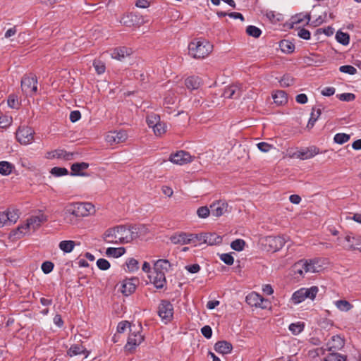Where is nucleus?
Returning <instances> with one entry per match:
<instances>
[{
    "instance_id": "23",
    "label": "nucleus",
    "mask_w": 361,
    "mask_h": 361,
    "mask_svg": "<svg viewBox=\"0 0 361 361\" xmlns=\"http://www.w3.org/2000/svg\"><path fill=\"white\" fill-rule=\"evenodd\" d=\"M131 54V50L128 49L127 47H122L114 49L111 53V56L113 59L122 61L126 56H130Z\"/></svg>"
},
{
    "instance_id": "31",
    "label": "nucleus",
    "mask_w": 361,
    "mask_h": 361,
    "mask_svg": "<svg viewBox=\"0 0 361 361\" xmlns=\"http://www.w3.org/2000/svg\"><path fill=\"white\" fill-rule=\"evenodd\" d=\"M129 333L131 336L137 337L140 336V338H144L145 336L140 335V332L142 331V327L141 324L137 323H130L129 325Z\"/></svg>"
},
{
    "instance_id": "4",
    "label": "nucleus",
    "mask_w": 361,
    "mask_h": 361,
    "mask_svg": "<svg viewBox=\"0 0 361 361\" xmlns=\"http://www.w3.org/2000/svg\"><path fill=\"white\" fill-rule=\"evenodd\" d=\"M321 269L322 266L317 259H301L293 266L294 274L300 276H303L307 273L319 272Z\"/></svg>"
},
{
    "instance_id": "47",
    "label": "nucleus",
    "mask_w": 361,
    "mask_h": 361,
    "mask_svg": "<svg viewBox=\"0 0 361 361\" xmlns=\"http://www.w3.org/2000/svg\"><path fill=\"white\" fill-rule=\"evenodd\" d=\"M140 341L137 342V340H128L127 343L124 346V349L126 352L129 353H133L135 348L140 344Z\"/></svg>"
},
{
    "instance_id": "17",
    "label": "nucleus",
    "mask_w": 361,
    "mask_h": 361,
    "mask_svg": "<svg viewBox=\"0 0 361 361\" xmlns=\"http://www.w3.org/2000/svg\"><path fill=\"white\" fill-rule=\"evenodd\" d=\"M266 242L274 251L280 250L286 243L284 238L281 236H268Z\"/></svg>"
},
{
    "instance_id": "33",
    "label": "nucleus",
    "mask_w": 361,
    "mask_h": 361,
    "mask_svg": "<svg viewBox=\"0 0 361 361\" xmlns=\"http://www.w3.org/2000/svg\"><path fill=\"white\" fill-rule=\"evenodd\" d=\"M321 114H322V111H321L320 109H316L314 107L312 108L310 118L307 125V128L310 129V128H313L315 122L317 121V119L320 116Z\"/></svg>"
},
{
    "instance_id": "44",
    "label": "nucleus",
    "mask_w": 361,
    "mask_h": 361,
    "mask_svg": "<svg viewBox=\"0 0 361 361\" xmlns=\"http://www.w3.org/2000/svg\"><path fill=\"white\" fill-rule=\"evenodd\" d=\"M153 130L157 136H161L166 132V125L164 122L159 121L157 125L154 126Z\"/></svg>"
},
{
    "instance_id": "59",
    "label": "nucleus",
    "mask_w": 361,
    "mask_h": 361,
    "mask_svg": "<svg viewBox=\"0 0 361 361\" xmlns=\"http://www.w3.org/2000/svg\"><path fill=\"white\" fill-rule=\"evenodd\" d=\"M7 103L8 106L12 109H17L19 105L17 97L13 94H11L8 97Z\"/></svg>"
},
{
    "instance_id": "10",
    "label": "nucleus",
    "mask_w": 361,
    "mask_h": 361,
    "mask_svg": "<svg viewBox=\"0 0 361 361\" xmlns=\"http://www.w3.org/2000/svg\"><path fill=\"white\" fill-rule=\"evenodd\" d=\"M169 161L175 164L184 165L191 161V156L188 152L180 150L171 154Z\"/></svg>"
},
{
    "instance_id": "7",
    "label": "nucleus",
    "mask_w": 361,
    "mask_h": 361,
    "mask_svg": "<svg viewBox=\"0 0 361 361\" xmlns=\"http://www.w3.org/2000/svg\"><path fill=\"white\" fill-rule=\"evenodd\" d=\"M32 129L29 127L19 128L16 132V138L20 143L28 145L34 139Z\"/></svg>"
},
{
    "instance_id": "30",
    "label": "nucleus",
    "mask_w": 361,
    "mask_h": 361,
    "mask_svg": "<svg viewBox=\"0 0 361 361\" xmlns=\"http://www.w3.org/2000/svg\"><path fill=\"white\" fill-rule=\"evenodd\" d=\"M126 252V249L123 247H108L106 250V255L108 257L118 258L121 257Z\"/></svg>"
},
{
    "instance_id": "13",
    "label": "nucleus",
    "mask_w": 361,
    "mask_h": 361,
    "mask_svg": "<svg viewBox=\"0 0 361 361\" xmlns=\"http://www.w3.org/2000/svg\"><path fill=\"white\" fill-rule=\"evenodd\" d=\"M127 139V134L125 131L109 132L106 136V140L110 145L123 142Z\"/></svg>"
},
{
    "instance_id": "20",
    "label": "nucleus",
    "mask_w": 361,
    "mask_h": 361,
    "mask_svg": "<svg viewBox=\"0 0 361 361\" xmlns=\"http://www.w3.org/2000/svg\"><path fill=\"white\" fill-rule=\"evenodd\" d=\"M120 23L125 26L132 27L140 23L139 16L133 13L124 15L120 20Z\"/></svg>"
},
{
    "instance_id": "34",
    "label": "nucleus",
    "mask_w": 361,
    "mask_h": 361,
    "mask_svg": "<svg viewBox=\"0 0 361 361\" xmlns=\"http://www.w3.org/2000/svg\"><path fill=\"white\" fill-rule=\"evenodd\" d=\"M281 50L286 54H290L294 51L295 45L288 40H281L279 44Z\"/></svg>"
},
{
    "instance_id": "43",
    "label": "nucleus",
    "mask_w": 361,
    "mask_h": 361,
    "mask_svg": "<svg viewBox=\"0 0 361 361\" xmlns=\"http://www.w3.org/2000/svg\"><path fill=\"white\" fill-rule=\"evenodd\" d=\"M160 121V117L159 115L155 114H152L147 116V123L149 128H154V126L157 125V123Z\"/></svg>"
},
{
    "instance_id": "15",
    "label": "nucleus",
    "mask_w": 361,
    "mask_h": 361,
    "mask_svg": "<svg viewBox=\"0 0 361 361\" xmlns=\"http://www.w3.org/2000/svg\"><path fill=\"white\" fill-rule=\"evenodd\" d=\"M326 350L331 353L324 359V361H346L347 357L345 355H341L335 351L338 349L334 345H331L330 343L326 345Z\"/></svg>"
},
{
    "instance_id": "60",
    "label": "nucleus",
    "mask_w": 361,
    "mask_h": 361,
    "mask_svg": "<svg viewBox=\"0 0 361 361\" xmlns=\"http://www.w3.org/2000/svg\"><path fill=\"white\" fill-rule=\"evenodd\" d=\"M338 99L341 101L352 102L355 99V96L353 93H343L337 95Z\"/></svg>"
},
{
    "instance_id": "21",
    "label": "nucleus",
    "mask_w": 361,
    "mask_h": 361,
    "mask_svg": "<svg viewBox=\"0 0 361 361\" xmlns=\"http://www.w3.org/2000/svg\"><path fill=\"white\" fill-rule=\"evenodd\" d=\"M171 267V264L167 259H158L154 264V271L155 272H159V274H164L166 275Z\"/></svg>"
},
{
    "instance_id": "22",
    "label": "nucleus",
    "mask_w": 361,
    "mask_h": 361,
    "mask_svg": "<svg viewBox=\"0 0 361 361\" xmlns=\"http://www.w3.org/2000/svg\"><path fill=\"white\" fill-rule=\"evenodd\" d=\"M232 349V344L225 340L219 341L214 345V350L218 353H221L223 355L230 353Z\"/></svg>"
},
{
    "instance_id": "58",
    "label": "nucleus",
    "mask_w": 361,
    "mask_h": 361,
    "mask_svg": "<svg viewBox=\"0 0 361 361\" xmlns=\"http://www.w3.org/2000/svg\"><path fill=\"white\" fill-rule=\"evenodd\" d=\"M54 267V265L51 262L46 261L42 263L41 269L44 274H47L52 271Z\"/></svg>"
},
{
    "instance_id": "50",
    "label": "nucleus",
    "mask_w": 361,
    "mask_h": 361,
    "mask_svg": "<svg viewBox=\"0 0 361 361\" xmlns=\"http://www.w3.org/2000/svg\"><path fill=\"white\" fill-rule=\"evenodd\" d=\"M93 66L97 74H102L105 72L106 66L104 63L100 60H94L93 61Z\"/></svg>"
},
{
    "instance_id": "54",
    "label": "nucleus",
    "mask_w": 361,
    "mask_h": 361,
    "mask_svg": "<svg viewBox=\"0 0 361 361\" xmlns=\"http://www.w3.org/2000/svg\"><path fill=\"white\" fill-rule=\"evenodd\" d=\"M339 71L342 73H348L349 75H355L357 73V69L350 65L341 66L339 68Z\"/></svg>"
},
{
    "instance_id": "1",
    "label": "nucleus",
    "mask_w": 361,
    "mask_h": 361,
    "mask_svg": "<svg viewBox=\"0 0 361 361\" xmlns=\"http://www.w3.org/2000/svg\"><path fill=\"white\" fill-rule=\"evenodd\" d=\"M142 229V226L137 225H119L108 228L102 235V238L109 244H126L137 238Z\"/></svg>"
},
{
    "instance_id": "2",
    "label": "nucleus",
    "mask_w": 361,
    "mask_h": 361,
    "mask_svg": "<svg viewBox=\"0 0 361 361\" xmlns=\"http://www.w3.org/2000/svg\"><path fill=\"white\" fill-rule=\"evenodd\" d=\"M47 221V216L42 213L31 216L27 219L25 224L18 226L16 229L13 230L11 235L16 238H20L30 230L33 231L37 230Z\"/></svg>"
},
{
    "instance_id": "5",
    "label": "nucleus",
    "mask_w": 361,
    "mask_h": 361,
    "mask_svg": "<svg viewBox=\"0 0 361 361\" xmlns=\"http://www.w3.org/2000/svg\"><path fill=\"white\" fill-rule=\"evenodd\" d=\"M94 212V207L90 202H75L69 204L66 213L75 217L87 216Z\"/></svg>"
},
{
    "instance_id": "55",
    "label": "nucleus",
    "mask_w": 361,
    "mask_h": 361,
    "mask_svg": "<svg viewBox=\"0 0 361 361\" xmlns=\"http://www.w3.org/2000/svg\"><path fill=\"white\" fill-rule=\"evenodd\" d=\"M267 18L274 23H276L277 22H279L281 19V14H276L274 11H268L266 13Z\"/></svg>"
},
{
    "instance_id": "64",
    "label": "nucleus",
    "mask_w": 361,
    "mask_h": 361,
    "mask_svg": "<svg viewBox=\"0 0 361 361\" xmlns=\"http://www.w3.org/2000/svg\"><path fill=\"white\" fill-rule=\"evenodd\" d=\"M130 322L128 321H121L118 323L117 326V331L118 333H123L124 332L126 329L129 328Z\"/></svg>"
},
{
    "instance_id": "14",
    "label": "nucleus",
    "mask_w": 361,
    "mask_h": 361,
    "mask_svg": "<svg viewBox=\"0 0 361 361\" xmlns=\"http://www.w3.org/2000/svg\"><path fill=\"white\" fill-rule=\"evenodd\" d=\"M245 301L252 307L261 308L266 307V306L264 305V302H266V300L259 294L255 292L248 294L246 296Z\"/></svg>"
},
{
    "instance_id": "52",
    "label": "nucleus",
    "mask_w": 361,
    "mask_h": 361,
    "mask_svg": "<svg viewBox=\"0 0 361 361\" xmlns=\"http://www.w3.org/2000/svg\"><path fill=\"white\" fill-rule=\"evenodd\" d=\"M126 265L129 271H135L139 269L138 262L134 258H130L126 262Z\"/></svg>"
},
{
    "instance_id": "56",
    "label": "nucleus",
    "mask_w": 361,
    "mask_h": 361,
    "mask_svg": "<svg viewBox=\"0 0 361 361\" xmlns=\"http://www.w3.org/2000/svg\"><path fill=\"white\" fill-rule=\"evenodd\" d=\"M97 267L103 271L107 270L110 267V263L104 258H100L97 261Z\"/></svg>"
},
{
    "instance_id": "8",
    "label": "nucleus",
    "mask_w": 361,
    "mask_h": 361,
    "mask_svg": "<svg viewBox=\"0 0 361 361\" xmlns=\"http://www.w3.org/2000/svg\"><path fill=\"white\" fill-rule=\"evenodd\" d=\"M158 314L163 320H166V323L168 322L173 314V305L169 301L162 300L159 305Z\"/></svg>"
},
{
    "instance_id": "41",
    "label": "nucleus",
    "mask_w": 361,
    "mask_h": 361,
    "mask_svg": "<svg viewBox=\"0 0 361 361\" xmlns=\"http://www.w3.org/2000/svg\"><path fill=\"white\" fill-rule=\"evenodd\" d=\"M350 138V135L346 133H337L334 135V140L336 143L342 145L347 142Z\"/></svg>"
},
{
    "instance_id": "57",
    "label": "nucleus",
    "mask_w": 361,
    "mask_h": 361,
    "mask_svg": "<svg viewBox=\"0 0 361 361\" xmlns=\"http://www.w3.org/2000/svg\"><path fill=\"white\" fill-rule=\"evenodd\" d=\"M219 257L227 265H232L234 262L233 257L229 253L221 254Z\"/></svg>"
},
{
    "instance_id": "40",
    "label": "nucleus",
    "mask_w": 361,
    "mask_h": 361,
    "mask_svg": "<svg viewBox=\"0 0 361 361\" xmlns=\"http://www.w3.org/2000/svg\"><path fill=\"white\" fill-rule=\"evenodd\" d=\"M304 323L303 322H296L290 324L289 330L294 334L298 335L300 332H302L304 329Z\"/></svg>"
},
{
    "instance_id": "29",
    "label": "nucleus",
    "mask_w": 361,
    "mask_h": 361,
    "mask_svg": "<svg viewBox=\"0 0 361 361\" xmlns=\"http://www.w3.org/2000/svg\"><path fill=\"white\" fill-rule=\"evenodd\" d=\"M274 102L278 105H283L288 102L287 94L284 91L279 90L276 91L272 95Z\"/></svg>"
},
{
    "instance_id": "25",
    "label": "nucleus",
    "mask_w": 361,
    "mask_h": 361,
    "mask_svg": "<svg viewBox=\"0 0 361 361\" xmlns=\"http://www.w3.org/2000/svg\"><path fill=\"white\" fill-rule=\"evenodd\" d=\"M201 84V79L197 76H190L185 80V85L190 90H197L200 87Z\"/></svg>"
},
{
    "instance_id": "45",
    "label": "nucleus",
    "mask_w": 361,
    "mask_h": 361,
    "mask_svg": "<svg viewBox=\"0 0 361 361\" xmlns=\"http://www.w3.org/2000/svg\"><path fill=\"white\" fill-rule=\"evenodd\" d=\"M246 32L248 35L252 36L255 38L259 37L262 34L261 30L254 25L247 26L246 28Z\"/></svg>"
},
{
    "instance_id": "37",
    "label": "nucleus",
    "mask_w": 361,
    "mask_h": 361,
    "mask_svg": "<svg viewBox=\"0 0 361 361\" xmlns=\"http://www.w3.org/2000/svg\"><path fill=\"white\" fill-rule=\"evenodd\" d=\"M190 238L192 239L191 243H194L195 246L202 243L205 244V233L198 234L190 233Z\"/></svg>"
},
{
    "instance_id": "51",
    "label": "nucleus",
    "mask_w": 361,
    "mask_h": 361,
    "mask_svg": "<svg viewBox=\"0 0 361 361\" xmlns=\"http://www.w3.org/2000/svg\"><path fill=\"white\" fill-rule=\"evenodd\" d=\"M211 213V209H209L207 207H200L197 210V214L200 218L205 219L209 216Z\"/></svg>"
},
{
    "instance_id": "63",
    "label": "nucleus",
    "mask_w": 361,
    "mask_h": 361,
    "mask_svg": "<svg viewBox=\"0 0 361 361\" xmlns=\"http://www.w3.org/2000/svg\"><path fill=\"white\" fill-rule=\"evenodd\" d=\"M298 35L303 39L308 40L310 39L311 34L309 30L302 28L298 30Z\"/></svg>"
},
{
    "instance_id": "28",
    "label": "nucleus",
    "mask_w": 361,
    "mask_h": 361,
    "mask_svg": "<svg viewBox=\"0 0 361 361\" xmlns=\"http://www.w3.org/2000/svg\"><path fill=\"white\" fill-rule=\"evenodd\" d=\"M88 166L89 164L85 162L75 163L71 166V175L83 176L84 173H81V171L87 169Z\"/></svg>"
},
{
    "instance_id": "49",
    "label": "nucleus",
    "mask_w": 361,
    "mask_h": 361,
    "mask_svg": "<svg viewBox=\"0 0 361 361\" xmlns=\"http://www.w3.org/2000/svg\"><path fill=\"white\" fill-rule=\"evenodd\" d=\"M293 82V78L289 75H283V77L279 80L280 85L283 87H287L292 85Z\"/></svg>"
},
{
    "instance_id": "62",
    "label": "nucleus",
    "mask_w": 361,
    "mask_h": 361,
    "mask_svg": "<svg viewBox=\"0 0 361 361\" xmlns=\"http://www.w3.org/2000/svg\"><path fill=\"white\" fill-rule=\"evenodd\" d=\"M11 123V118L6 116H0V128H5L10 126Z\"/></svg>"
},
{
    "instance_id": "42",
    "label": "nucleus",
    "mask_w": 361,
    "mask_h": 361,
    "mask_svg": "<svg viewBox=\"0 0 361 361\" xmlns=\"http://www.w3.org/2000/svg\"><path fill=\"white\" fill-rule=\"evenodd\" d=\"M291 300L294 304H299V303L302 302V301H304L305 299L304 297V293H303L302 289L300 288L298 290L295 291L293 294V295L291 297Z\"/></svg>"
},
{
    "instance_id": "16",
    "label": "nucleus",
    "mask_w": 361,
    "mask_h": 361,
    "mask_svg": "<svg viewBox=\"0 0 361 361\" xmlns=\"http://www.w3.org/2000/svg\"><path fill=\"white\" fill-rule=\"evenodd\" d=\"M90 351L82 343L72 345L67 351V355L70 357L76 355H84L87 358L90 354Z\"/></svg>"
},
{
    "instance_id": "19",
    "label": "nucleus",
    "mask_w": 361,
    "mask_h": 361,
    "mask_svg": "<svg viewBox=\"0 0 361 361\" xmlns=\"http://www.w3.org/2000/svg\"><path fill=\"white\" fill-rule=\"evenodd\" d=\"M138 281L137 279H127L124 280L121 286V292L125 295L132 294L136 288V283Z\"/></svg>"
},
{
    "instance_id": "38",
    "label": "nucleus",
    "mask_w": 361,
    "mask_h": 361,
    "mask_svg": "<svg viewBox=\"0 0 361 361\" xmlns=\"http://www.w3.org/2000/svg\"><path fill=\"white\" fill-rule=\"evenodd\" d=\"M336 307L340 310L341 311H348L352 307L353 305L347 300H339L334 302Z\"/></svg>"
},
{
    "instance_id": "53",
    "label": "nucleus",
    "mask_w": 361,
    "mask_h": 361,
    "mask_svg": "<svg viewBox=\"0 0 361 361\" xmlns=\"http://www.w3.org/2000/svg\"><path fill=\"white\" fill-rule=\"evenodd\" d=\"M51 173L55 176H62L67 175L68 171L66 168L56 166L51 169Z\"/></svg>"
},
{
    "instance_id": "46",
    "label": "nucleus",
    "mask_w": 361,
    "mask_h": 361,
    "mask_svg": "<svg viewBox=\"0 0 361 361\" xmlns=\"http://www.w3.org/2000/svg\"><path fill=\"white\" fill-rule=\"evenodd\" d=\"M5 212H6V216L8 217V224H9V225L15 224L19 218L18 212L17 210L16 211L8 210Z\"/></svg>"
},
{
    "instance_id": "27",
    "label": "nucleus",
    "mask_w": 361,
    "mask_h": 361,
    "mask_svg": "<svg viewBox=\"0 0 361 361\" xmlns=\"http://www.w3.org/2000/svg\"><path fill=\"white\" fill-rule=\"evenodd\" d=\"M222 238L215 233H205V244L214 245L220 244Z\"/></svg>"
},
{
    "instance_id": "6",
    "label": "nucleus",
    "mask_w": 361,
    "mask_h": 361,
    "mask_svg": "<svg viewBox=\"0 0 361 361\" xmlns=\"http://www.w3.org/2000/svg\"><path fill=\"white\" fill-rule=\"evenodd\" d=\"M37 80L35 75H25L21 79V89L27 96H32L37 90Z\"/></svg>"
},
{
    "instance_id": "61",
    "label": "nucleus",
    "mask_w": 361,
    "mask_h": 361,
    "mask_svg": "<svg viewBox=\"0 0 361 361\" xmlns=\"http://www.w3.org/2000/svg\"><path fill=\"white\" fill-rule=\"evenodd\" d=\"M257 148L262 152H268L273 148V145L265 142H259L257 145Z\"/></svg>"
},
{
    "instance_id": "24",
    "label": "nucleus",
    "mask_w": 361,
    "mask_h": 361,
    "mask_svg": "<svg viewBox=\"0 0 361 361\" xmlns=\"http://www.w3.org/2000/svg\"><path fill=\"white\" fill-rule=\"evenodd\" d=\"M149 278L154 286L158 289L162 288L166 283L165 275L159 274V272H155V271H154L152 275L149 276Z\"/></svg>"
},
{
    "instance_id": "36",
    "label": "nucleus",
    "mask_w": 361,
    "mask_h": 361,
    "mask_svg": "<svg viewBox=\"0 0 361 361\" xmlns=\"http://www.w3.org/2000/svg\"><path fill=\"white\" fill-rule=\"evenodd\" d=\"M304 293L305 299L309 298L314 300L319 291L317 286H312L310 288H302Z\"/></svg>"
},
{
    "instance_id": "9",
    "label": "nucleus",
    "mask_w": 361,
    "mask_h": 361,
    "mask_svg": "<svg viewBox=\"0 0 361 361\" xmlns=\"http://www.w3.org/2000/svg\"><path fill=\"white\" fill-rule=\"evenodd\" d=\"M211 213L216 217H219L226 213L231 212L228 203L225 200H219L210 205Z\"/></svg>"
},
{
    "instance_id": "48",
    "label": "nucleus",
    "mask_w": 361,
    "mask_h": 361,
    "mask_svg": "<svg viewBox=\"0 0 361 361\" xmlns=\"http://www.w3.org/2000/svg\"><path fill=\"white\" fill-rule=\"evenodd\" d=\"M245 245V242L243 239H236L231 243V247L235 251H242Z\"/></svg>"
},
{
    "instance_id": "35",
    "label": "nucleus",
    "mask_w": 361,
    "mask_h": 361,
    "mask_svg": "<svg viewBox=\"0 0 361 361\" xmlns=\"http://www.w3.org/2000/svg\"><path fill=\"white\" fill-rule=\"evenodd\" d=\"M75 243L73 240H63L59 243V248L66 253L72 252Z\"/></svg>"
},
{
    "instance_id": "18",
    "label": "nucleus",
    "mask_w": 361,
    "mask_h": 361,
    "mask_svg": "<svg viewBox=\"0 0 361 361\" xmlns=\"http://www.w3.org/2000/svg\"><path fill=\"white\" fill-rule=\"evenodd\" d=\"M190 233L180 232L171 236L170 240L172 243L177 245H185L191 243Z\"/></svg>"
},
{
    "instance_id": "12",
    "label": "nucleus",
    "mask_w": 361,
    "mask_h": 361,
    "mask_svg": "<svg viewBox=\"0 0 361 361\" xmlns=\"http://www.w3.org/2000/svg\"><path fill=\"white\" fill-rule=\"evenodd\" d=\"M74 153L66 152L62 149H56L55 150L48 152L45 156L47 159H62L66 161L72 160L73 159Z\"/></svg>"
},
{
    "instance_id": "3",
    "label": "nucleus",
    "mask_w": 361,
    "mask_h": 361,
    "mask_svg": "<svg viewBox=\"0 0 361 361\" xmlns=\"http://www.w3.org/2000/svg\"><path fill=\"white\" fill-rule=\"evenodd\" d=\"M212 48L207 40H194L188 45V53L194 59H204L212 52Z\"/></svg>"
},
{
    "instance_id": "32",
    "label": "nucleus",
    "mask_w": 361,
    "mask_h": 361,
    "mask_svg": "<svg viewBox=\"0 0 361 361\" xmlns=\"http://www.w3.org/2000/svg\"><path fill=\"white\" fill-rule=\"evenodd\" d=\"M14 166L6 161H0V174L2 176H8L12 173Z\"/></svg>"
},
{
    "instance_id": "39",
    "label": "nucleus",
    "mask_w": 361,
    "mask_h": 361,
    "mask_svg": "<svg viewBox=\"0 0 361 361\" xmlns=\"http://www.w3.org/2000/svg\"><path fill=\"white\" fill-rule=\"evenodd\" d=\"M336 40L343 45H347L350 42V37L348 33L338 31L336 35Z\"/></svg>"
},
{
    "instance_id": "26",
    "label": "nucleus",
    "mask_w": 361,
    "mask_h": 361,
    "mask_svg": "<svg viewBox=\"0 0 361 361\" xmlns=\"http://www.w3.org/2000/svg\"><path fill=\"white\" fill-rule=\"evenodd\" d=\"M345 240L349 243V249L361 251V237L348 235L345 237Z\"/></svg>"
},
{
    "instance_id": "11",
    "label": "nucleus",
    "mask_w": 361,
    "mask_h": 361,
    "mask_svg": "<svg viewBox=\"0 0 361 361\" xmlns=\"http://www.w3.org/2000/svg\"><path fill=\"white\" fill-rule=\"evenodd\" d=\"M243 91L240 85L233 84L225 88L223 96L227 99H238L242 95Z\"/></svg>"
}]
</instances>
